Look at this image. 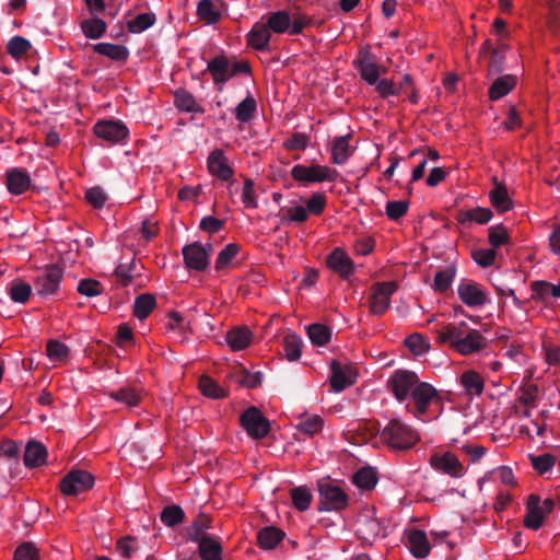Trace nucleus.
Here are the masks:
<instances>
[{"instance_id":"f257e3e1","label":"nucleus","mask_w":560,"mask_h":560,"mask_svg":"<svg viewBox=\"0 0 560 560\" xmlns=\"http://www.w3.org/2000/svg\"><path fill=\"white\" fill-rule=\"evenodd\" d=\"M387 388L400 402L411 399L412 405H407L406 408L417 419H423L429 407L441 400L431 384L421 382L417 373L409 370H396L387 380Z\"/></svg>"},{"instance_id":"f03ea898","label":"nucleus","mask_w":560,"mask_h":560,"mask_svg":"<svg viewBox=\"0 0 560 560\" xmlns=\"http://www.w3.org/2000/svg\"><path fill=\"white\" fill-rule=\"evenodd\" d=\"M440 343H450V347L462 355H470L486 348L487 339L477 329L470 328L465 322L448 324L436 331Z\"/></svg>"},{"instance_id":"7ed1b4c3","label":"nucleus","mask_w":560,"mask_h":560,"mask_svg":"<svg viewBox=\"0 0 560 560\" xmlns=\"http://www.w3.org/2000/svg\"><path fill=\"white\" fill-rule=\"evenodd\" d=\"M381 441L394 451H407L420 441V435L399 419H392L382 430Z\"/></svg>"},{"instance_id":"20e7f679","label":"nucleus","mask_w":560,"mask_h":560,"mask_svg":"<svg viewBox=\"0 0 560 560\" xmlns=\"http://www.w3.org/2000/svg\"><path fill=\"white\" fill-rule=\"evenodd\" d=\"M291 176L295 182L308 185L312 183L335 182L338 178L339 173L337 170L326 165L296 164L291 170Z\"/></svg>"},{"instance_id":"39448f33","label":"nucleus","mask_w":560,"mask_h":560,"mask_svg":"<svg viewBox=\"0 0 560 560\" xmlns=\"http://www.w3.org/2000/svg\"><path fill=\"white\" fill-rule=\"evenodd\" d=\"M553 508V499L547 498L541 501L537 494H530L526 503L527 512L524 517V526L533 530L539 529L545 517L552 512Z\"/></svg>"},{"instance_id":"423d86ee","label":"nucleus","mask_w":560,"mask_h":560,"mask_svg":"<svg viewBox=\"0 0 560 560\" xmlns=\"http://www.w3.org/2000/svg\"><path fill=\"white\" fill-rule=\"evenodd\" d=\"M395 281L375 282L370 289L369 308L373 315H383L390 305L392 295L397 290Z\"/></svg>"},{"instance_id":"0eeeda50","label":"nucleus","mask_w":560,"mask_h":560,"mask_svg":"<svg viewBox=\"0 0 560 560\" xmlns=\"http://www.w3.org/2000/svg\"><path fill=\"white\" fill-rule=\"evenodd\" d=\"M353 67L359 71L360 77L369 85H374L382 73H386V68L380 67L370 48L364 47L359 50L357 58L353 60Z\"/></svg>"},{"instance_id":"6e6552de","label":"nucleus","mask_w":560,"mask_h":560,"mask_svg":"<svg viewBox=\"0 0 560 560\" xmlns=\"http://www.w3.org/2000/svg\"><path fill=\"white\" fill-rule=\"evenodd\" d=\"M240 421L246 433L255 440L264 439L270 431L268 419L256 407L246 409Z\"/></svg>"},{"instance_id":"1a4fd4ad","label":"nucleus","mask_w":560,"mask_h":560,"mask_svg":"<svg viewBox=\"0 0 560 560\" xmlns=\"http://www.w3.org/2000/svg\"><path fill=\"white\" fill-rule=\"evenodd\" d=\"M207 170L209 174L222 182L229 183V190L234 184V170L222 149L212 150L207 158Z\"/></svg>"},{"instance_id":"9d476101","label":"nucleus","mask_w":560,"mask_h":560,"mask_svg":"<svg viewBox=\"0 0 560 560\" xmlns=\"http://www.w3.org/2000/svg\"><path fill=\"white\" fill-rule=\"evenodd\" d=\"M62 277L63 270L61 267L58 265L46 266L34 280L36 292L42 296L56 294Z\"/></svg>"},{"instance_id":"9b49d317","label":"nucleus","mask_w":560,"mask_h":560,"mask_svg":"<svg viewBox=\"0 0 560 560\" xmlns=\"http://www.w3.org/2000/svg\"><path fill=\"white\" fill-rule=\"evenodd\" d=\"M94 485V477L85 470H72L60 481V490L66 495H78Z\"/></svg>"},{"instance_id":"f8f14e48","label":"nucleus","mask_w":560,"mask_h":560,"mask_svg":"<svg viewBox=\"0 0 560 560\" xmlns=\"http://www.w3.org/2000/svg\"><path fill=\"white\" fill-rule=\"evenodd\" d=\"M318 491L320 511H340L348 504V495L337 486L323 483Z\"/></svg>"},{"instance_id":"ddd939ff","label":"nucleus","mask_w":560,"mask_h":560,"mask_svg":"<svg viewBox=\"0 0 560 560\" xmlns=\"http://www.w3.org/2000/svg\"><path fill=\"white\" fill-rule=\"evenodd\" d=\"M212 252V245L208 244L207 247L199 242L186 245L183 248V256L187 268L202 271L209 265V255Z\"/></svg>"},{"instance_id":"4468645a","label":"nucleus","mask_w":560,"mask_h":560,"mask_svg":"<svg viewBox=\"0 0 560 560\" xmlns=\"http://www.w3.org/2000/svg\"><path fill=\"white\" fill-rule=\"evenodd\" d=\"M94 133L96 137L112 144H116L127 139L129 130L121 121L103 120L95 124Z\"/></svg>"},{"instance_id":"2eb2a0df","label":"nucleus","mask_w":560,"mask_h":560,"mask_svg":"<svg viewBox=\"0 0 560 560\" xmlns=\"http://www.w3.org/2000/svg\"><path fill=\"white\" fill-rule=\"evenodd\" d=\"M430 465L435 470L446 474L453 478H460L466 472V469L458 457L451 452L433 454L430 457Z\"/></svg>"},{"instance_id":"dca6fc26","label":"nucleus","mask_w":560,"mask_h":560,"mask_svg":"<svg viewBox=\"0 0 560 560\" xmlns=\"http://www.w3.org/2000/svg\"><path fill=\"white\" fill-rule=\"evenodd\" d=\"M330 386L331 389L336 393L343 390L355 382L357 372L355 369L350 364H341L340 362L334 360L330 363Z\"/></svg>"},{"instance_id":"f3484780","label":"nucleus","mask_w":560,"mask_h":560,"mask_svg":"<svg viewBox=\"0 0 560 560\" xmlns=\"http://www.w3.org/2000/svg\"><path fill=\"white\" fill-rule=\"evenodd\" d=\"M457 293L459 300L469 307H479L487 303V293L477 282L462 280Z\"/></svg>"},{"instance_id":"a211bd4d","label":"nucleus","mask_w":560,"mask_h":560,"mask_svg":"<svg viewBox=\"0 0 560 560\" xmlns=\"http://www.w3.org/2000/svg\"><path fill=\"white\" fill-rule=\"evenodd\" d=\"M108 395L115 401L124 404L128 408H133L142 402L145 390L141 385L126 384L117 390L109 392Z\"/></svg>"},{"instance_id":"6ab92c4d","label":"nucleus","mask_w":560,"mask_h":560,"mask_svg":"<svg viewBox=\"0 0 560 560\" xmlns=\"http://www.w3.org/2000/svg\"><path fill=\"white\" fill-rule=\"evenodd\" d=\"M247 45L255 50L258 51H267L269 50V43L271 39V32L264 19L261 21L256 22L252 30L247 34Z\"/></svg>"},{"instance_id":"aec40b11","label":"nucleus","mask_w":560,"mask_h":560,"mask_svg":"<svg viewBox=\"0 0 560 560\" xmlns=\"http://www.w3.org/2000/svg\"><path fill=\"white\" fill-rule=\"evenodd\" d=\"M327 266L341 278L346 279L353 273V261L341 248H335L327 257Z\"/></svg>"},{"instance_id":"412c9836","label":"nucleus","mask_w":560,"mask_h":560,"mask_svg":"<svg viewBox=\"0 0 560 560\" xmlns=\"http://www.w3.org/2000/svg\"><path fill=\"white\" fill-rule=\"evenodd\" d=\"M5 185L13 195H22L31 186L30 175L21 168H12L5 173Z\"/></svg>"},{"instance_id":"4be33fe9","label":"nucleus","mask_w":560,"mask_h":560,"mask_svg":"<svg viewBox=\"0 0 560 560\" xmlns=\"http://www.w3.org/2000/svg\"><path fill=\"white\" fill-rule=\"evenodd\" d=\"M207 70L210 72L213 82L220 85V91L222 90V85L231 78L230 62L223 55L211 59L208 62Z\"/></svg>"},{"instance_id":"5701e85b","label":"nucleus","mask_w":560,"mask_h":560,"mask_svg":"<svg viewBox=\"0 0 560 560\" xmlns=\"http://www.w3.org/2000/svg\"><path fill=\"white\" fill-rule=\"evenodd\" d=\"M350 139L351 135L339 136L332 139L330 147L332 164L342 165L352 155L353 149L350 147Z\"/></svg>"},{"instance_id":"b1692460","label":"nucleus","mask_w":560,"mask_h":560,"mask_svg":"<svg viewBox=\"0 0 560 560\" xmlns=\"http://www.w3.org/2000/svg\"><path fill=\"white\" fill-rule=\"evenodd\" d=\"M142 269L143 266L138 264L136 259H132L128 264H119L114 271V276L117 283L122 287H128L135 283V281L141 276Z\"/></svg>"},{"instance_id":"393cba45","label":"nucleus","mask_w":560,"mask_h":560,"mask_svg":"<svg viewBox=\"0 0 560 560\" xmlns=\"http://www.w3.org/2000/svg\"><path fill=\"white\" fill-rule=\"evenodd\" d=\"M459 384L468 397L480 396L485 388L483 377L474 370L465 371L459 376Z\"/></svg>"},{"instance_id":"a878e982","label":"nucleus","mask_w":560,"mask_h":560,"mask_svg":"<svg viewBox=\"0 0 560 560\" xmlns=\"http://www.w3.org/2000/svg\"><path fill=\"white\" fill-rule=\"evenodd\" d=\"M253 341V332L247 327H235L228 331L226 342L233 351H242Z\"/></svg>"},{"instance_id":"bb28decb","label":"nucleus","mask_w":560,"mask_h":560,"mask_svg":"<svg viewBox=\"0 0 560 560\" xmlns=\"http://www.w3.org/2000/svg\"><path fill=\"white\" fill-rule=\"evenodd\" d=\"M262 19L271 33L283 34L288 32L290 34L291 15L288 11L279 10L271 12Z\"/></svg>"},{"instance_id":"cd10ccee","label":"nucleus","mask_w":560,"mask_h":560,"mask_svg":"<svg viewBox=\"0 0 560 560\" xmlns=\"http://www.w3.org/2000/svg\"><path fill=\"white\" fill-rule=\"evenodd\" d=\"M408 548L416 558H425L431 546L423 530L413 529L408 535Z\"/></svg>"},{"instance_id":"c85d7f7f","label":"nucleus","mask_w":560,"mask_h":560,"mask_svg":"<svg viewBox=\"0 0 560 560\" xmlns=\"http://www.w3.org/2000/svg\"><path fill=\"white\" fill-rule=\"evenodd\" d=\"M174 105L178 110L186 113L203 114L205 108L199 105L195 96L185 89H178L174 92Z\"/></svg>"},{"instance_id":"c756f323","label":"nucleus","mask_w":560,"mask_h":560,"mask_svg":"<svg viewBox=\"0 0 560 560\" xmlns=\"http://www.w3.org/2000/svg\"><path fill=\"white\" fill-rule=\"evenodd\" d=\"M532 300L547 302L549 298H560V285L548 281L537 280L530 283Z\"/></svg>"},{"instance_id":"7c9ffc66","label":"nucleus","mask_w":560,"mask_h":560,"mask_svg":"<svg viewBox=\"0 0 560 560\" xmlns=\"http://www.w3.org/2000/svg\"><path fill=\"white\" fill-rule=\"evenodd\" d=\"M285 534L278 527L266 526L261 528L257 534V540L260 548L270 550L278 546L282 541Z\"/></svg>"},{"instance_id":"2f4dec72","label":"nucleus","mask_w":560,"mask_h":560,"mask_svg":"<svg viewBox=\"0 0 560 560\" xmlns=\"http://www.w3.org/2000/svg\"><path fill=\"white\" fill-rule=\"evenodd\" d=\"M197 542L201 560H222V547L218 538L210 536Z\"/></svg>"},{"instance_id":"473e14b6","label":"nucleus","mask_w":560,"mask_h":560,"mask_svg":"<svg viewBox=\"0 0 560 560\" xmlns=\"http://www.w3.org/2000/svg\"><path fill=\"white\" fill-rule=\"evenodd\" d=\"M516 85V77L512 74H505L499 77L493 81L489 89V98L491 101H498L503 96L508 95Z\"/></svg>"},{"instance_id":"72a5a7b5","label":"nucleus","mask_w":560,"mask_h":560,"mask_svg":"<svg viewBox=\"0 0 560 560\" xmlns=\"http://www.w3.org/2000/svg\"><path fill=\"white\" fill-rule=\"evenodd\" d=\"M93 51L114 61H126L129 56V51L126 46L110 43L95 44L93 45Z\"/></svg>"},{"instance_id":"f704fd0d","label":"nucleus","mask_w":560,"mask_h":560,"mask_svg":"<svg viewBox=\"0 0 560 560\" xmlns=\"http://www.w3.org/2000/svg\"><path fill=\"white\" fill-rule=\"evenodd\" d=\"M47 451L42 443H27L24 452V464L27 467H38L46 462Z\"/></svg>"},{"instance_id":"c9c22d12","label":"nucleus","mask_w":560,"mask_h":560,"mask_svg":"<svg viewBox=\"0 0 560 560\" xmlns=\"http://www.w3.org/2000/svg\"><path fill=\"white\" fill-rule=\"evenodd\" d=\"M492 218V211L489 208L477 207L470 210H460L457 213V221L462 224L466 222H476L479 224L488 223Z\"/></svg>"},{"instance_id":"e433bc0d","label":"nucleus","mask_w":560,"mask_h":560,"mask_svg":"<svg viewBox=\"0 0 560 560\" xmlns=\"http://www.w3.org/2000/svg\"><path fill=\"white\" fill-rule=\"evenodd\" d=\"M489 199L491 205L501 213L509 211L513 206L506 187L502 184L495 185V187L489 192Z\"/></svg>"},{"instance_id":"4c0bfd02","label":"nucleus","mask_w":560,"mask_h":560,"mask_svg":"<svg viewBox=\"0 0 560 560\" xmlns=\"http://www.w3.org/2000/svg\"><path fill=\"white\" fill-rule=\"evenodd\" d=\"M210 525L211 518L208 515L200 513L194 520V522L191 523L187 530L189 539L196 542L203 538L210 537V535L206 534V530L210 527Z\"/></svg>"},{"instance_id":"58836bf2","label":"nucleus","mask_w":560,"mask_h":560,"mask_svg":"<svg viewBox=\"0 0 560 560\" xmlns=\"http://www.w3.org/2000/svg\"><path fill=\"white\" fill-rule=\"evenodd\" d=\"M156 306L154 295L144 293L136 298L133 304V315L138 319H145Z\"/></svg>"},{"instance_id":"ea45409f","label":"nucleus","mask_w":560,"mask_h":560,"mask_svg":"<svg viewBox=\"0 0 560 560\" xmlns=\"http://www.w3.org/2000/svg\"><path fill=\"white\" fill-rule=\"evenodd\" d=\"M8 292L13 302L24 304L31 298L32 287L21 279H15L9 284Z\"/></svg>"},{"instance_id":"a19ab883","label":"nucleus","mask_w":560,"mask_h":560,"mask_svg":"<svg viewBox=\"0 0 560 560\" xmlns=\"http://www.w3.org/2000/svg\"><path fill=\"white\" fill-rule=\"evenodd\" d=\"M197 14L208 24H214L221 18L219 5L212 0H201L197 7Z\"/></svg>"},{"instance_id":"79ce46f5","label":"nucleus","mask_w":560,"mask_h":560,"mask_svg":"<svg viewBox=\"0 0 560 560\" xmlns=\"http://www.w3.org/2000/svg\"><path fill=\"white\" fill-rule=\"evenodd\" d=\"M283 352L289 361H298L302 353V339L296 334H288L283 338Z\"/></svg>"},{"instance_id":"37998d69","label":"nucleus","mask_w":560,"mask_h":560,"mask_svg":"<svg viewBox=\"0 0 560 560\" xmlns=\"http://www.w3.org/2000/svg\"><path fill=\"white\" fill-rule=\"evenodd\" d=\"M456 276V269L453 266H450L443 270H440L436 272L433 281V290L439 293L446 292L454 281V278Z\"/></svg>"},{"instance_id":"c03bdc74","label":"nucleus","mask_w":560,"mask_h":560,"mask_svg":"<svg viewBox=\"0 0 560 560\" xmlns=\"http://www.w3.org/2000/svg\"><path fill=\"white\" fill-rule=\"evenodd\" d=\"M257 110L256 100L248 94L235 108V118L240 122H248Z\"/></svg>"},{"instance_id":"a18cd8bd","label":"nucleus","mask_w":560,"mask_h":560,"mask_svg":"<svg viewBox=\"0 0 560 560\" xmlns=\"http://www.w3.org/2000/svg\"><path fill=\"white\" fill-rule=\"evenodd\" d=\"M161 522L167 527H174L185 520V512L179 505L165 506L160 515Z\"/></svg>"},{"instance_id":"49530a36","label":"nucleus","mask_w":560,"mask_h":560,"mask_svg":"<svg viewBox=\"0 0 560 560\" xmlns=\"http://www.w3.org/2000/svg\"><path fill=\"white\" fill-rule=\"evenodd\" d=\"M353 482L362 490H372L376 486L377 475L370 467L361 468L353 475Z\"/></svg>"},{"instance_id":"de8ad7c7","label":"nucleus","mask_w":560,"mask_h":560,"mask_svg":"<svg viewBox=\"0 0 560 560\" xmlns=\"http://www.w3.org/2000/svg\"><path fill=\"white\" fill-rule=\"evenodd\" d=\"M155 14L152 12L141 13L127 22V28L130 33H141L155 23Z\"/></svg>"},{"instance_id":"09e8293b","label":"nucleus","mask_w":560,"mask_h":560,"mask_svg":"<svg viewBox=\"0 0 560 560\" xmlns=\"http://www.w3.org/2000/svg\"><path fill=\"white\" fill-rule=\"evenodd\" d=\"M106 23L102 19H89L81 22V30L85 37L97 39L106 32Z\"/></svg>"},{"instance_id":"8fccbe9b","label":"nucleus","mask_w":560,"mask_h":560,"mask_svg":"<svg viewBox=\"0 0 560 560\" xmlns=\"http://www.w3.org/2000/svg\"><path fill=\"white\" fill-rule=\"evenodd\" d=\"M198 387L201 393L213 399L225 397V390L211 377L203 375L199 378Z\"/></svg>"},{"instance_id":"3c124183","label":"nucleus","mask_w":560,"mask_h":560,"mask_svg":"<svg viewBox=\"0 0 560 560\" xmlns=\"http://www.w3.org/2000/svg\"><path fill=\"white\" fill-rule=\"evenodd\" d=\"M307 335L315 346H325L330 340L331 331L323 324H312L307 328Z\"/></svg>"},{"instance_id":"603ef678","label":"nucleus","mask_w":560,"mask_h":560,"mask_svg":"<svg viewBox=\"0 0 560 560\" xmlns=\"http://www.w3.org/2000/svg\"><path fill=\"white\" fill-rule=\"evenodd\" d=\"M312 493L307 487H296L291 490V499L294 508L299 511H306L312 502Z\"/></svg>"},{"instance_id":"864d4df0","label":"nucleus","mask_w":560,"mask_h":560,"mask_svg":"<svg viewBox=\"0 0 560 560\" xmlns=\"http://www.w3.org/2000/svg\"><path fill=\"white\" fill-rule=\"evenodd\" d=\"M324 420L322 417L314 415L302 418L298 424V430L308 436H312L322 431Z\"/></svg>"},{"instance_id":"5fc2aeb1","label":"nucleus","mask_w":560,"mask_h":560,"mask_svg":"<svg viewBox=\"0 0 560 560\" xmlns=\"http://www.w3.org/2000/svg\"><path fill=\"white\" fill-rule=\"evenodd\" d=\"M240 252L237 244H228L218 255L215 260V270H223L229 267L232 260L236 257Z\"/></svg>"},{"instance_id":"6e6d98bb","label":"nucleus","mask_w":560,"mask_h":560,"mask_svg":"<svg viewBox=\"0 0 560 560\" xmlns=\"http://www.w3.org/2000/svg\"><path fill=\"white\" fill-rule=\"evenodd\" d=\"M405 346L415 354L423 355L430 349V343L420 334H412L405 340Z\"/></svg>"},{"instance_id":"4d7b16f0","label":"nucleus","mask_w":560,"mask_h":560,"mask_svg":"<svg viewBox=\"0 0 560 560\" xmlns=\"http://www.w3.org/2000/svg\"><path fill=\"white\" fill-rule=\"evenodd\" d=\"M31 47V43L26 38L22 36H14L8 43L7 50L13 58L19 59L23 57Z\"/></svg>"},{"instance_id":"13d9d810","label":"nucleus","mask_w":560,"mask_h":560,"mask_svg":"<svg viewBox=\"0 0 560 560\" xmlns=\"http://www.w3.org/2000/svg\"><path fill=\"white\" fill-rule=\"evenodd\" d=\"M46 352L50 360L63 361L69 354V348L58 340H49L46 346Z\"/></svg>"},{"instance_id":"bf43d9fd","label":"nucleus","mask_w":560,"mask_h":560,"mask_svg":"<svg viewBox=\"0 0 560 560\" xmlns=\"http://www.w3.org/2000/svg\"><path fill=\"white\" fill-rule=\"evenodd\" d=\"M538 387L534 384H527L521 387L517 401L524 407H536Z\"/></svg>"},{"instance_id":"052dcab7","label":"nucleus","mask_w":560,"mask_h":560,"mask_svg":"<svg viewBox=\"0 0 560 560\" xmlns=\"http://www.w3.org/2000/svg\"><path fill=\"white\" fill-rule=\"evenodd\" d=\"M530 462L534 469L539 474L544 475L550 470L556 464V457L551 454H542L538 456H530Z\"/></svg>"},{"instance_id":"680f3d73","label":"nucleus","mask_w":560,"mask_h":560,"mask_svg":"<svg viewBox=\"0 0 560 560\" xmlns=\"http://www.w3.org/2000/svg\"><path fill=\"white\" fill-rule=\"evenodd\" d=\"M408 208L409 201L407 200L388 201L386 203V215L390 220L397 221L407 213Z\"/></svg>"},{"instance_id":"e2e57ef3","label":"nucleus","mask_w":560,"mask_h":560,"mask_svg":"<svg viewBox=\"0 0 560 560\" xmlns=\"http://www.w3.org/2000/svg\"><path fill=\"white\" fill-rule=\"evenodd\" d=\"M488 240L493 249L498 248L509 242L508 230L502 224L492 226L489 229Z\"/></svg>"},{"instance_id":"0e129e2a","label":"nucleus","mask_w":560,"mask_h":560,"mask_svg":"<svg viewBox=\"0 0 560 560\" xmlns=\"http://www.w3.org/2000/svg\"><path fill=\"white\" fill-rule=\"evenodd\" d=\"M506 50V45L502 44L498 46L495 49H492V54L490 56L488 70L490 73H499L503 70V61L504 54Z\"/></svg>"},{"instance_id":"69168bd1","label":"nucleus","mask_w":560,"mask_h":560,"mask_svg":"<svg viewBox=\"0 0 560 560\" xmlns=\"http://www.w3.org/2000/svg\"><path fill=\"white\" fill-rule=\"evenodd\" d=\"M327 198L323 192L313 194L310 199L306 201V210L307 213L314 215H320L326 207Z\"/></svg>"},{"instance_id":"338daca9","label":"nucleus","mask_w":560,"mask_h":560,"mask_svg":"<svg viewBox=\"0 0 560 560\" xmlns=\"http://www.w3.org/2000/svg\"><path fill=\"white\" fill-rule=\"evenodd\" d=\"M103 289V284L94 279H83L78 284V292L89 298L100 295Z\"/></svg>"},{"instance_id":"774afa93","label":"nucleus","mask_w":560,"mask_h":560,"mask_svg":"<svg viewBox=\"0 0 560 560\" xmlns=\"http://www.w3.org/2000/svg\"><path fill=\"white\" fill-rule=\"evenodd\" d=\"M14 560H39L36 546L33 542H23L16 548Z\"/></svg>"}]
</instances>
